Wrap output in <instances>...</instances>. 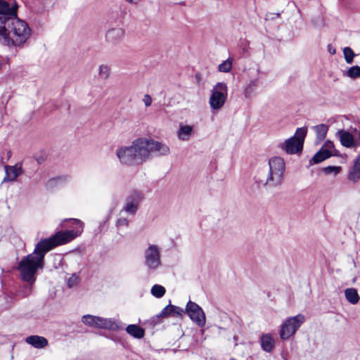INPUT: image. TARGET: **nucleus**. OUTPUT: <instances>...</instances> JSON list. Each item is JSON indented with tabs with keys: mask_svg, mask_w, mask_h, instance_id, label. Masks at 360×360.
I'll list each match as a JSON object with an SVG mask.
<instances>
[{
	"mask_svg": "<svg viewBox=\"0 0 360 360\" xmlns=\"http://www.w3.org/2000/svg\"><path fill=\"white\" fill-rule=\"evenodd\" d=\"M73 229L58 231L50 238L41 240L35 245L32 253L23 257L18 266L22 281L34 284L38 270L44 266V256L53 248L72 241L83 231L84 224L79 219H70Z\"/></svg>",
	"mask_w": 360,
	"mask_h": 360,
	"instance_id": "nucleus-1",
	"label": "nucleus"
},
{
	"mask_svg": "<svg viewBox=\"0 0 360 360\" xmlns=\"http://www.w3.org/2000/svg\"><path fill=\"white\" fill-rule=\"evenodd\" d=\"M285 162L280 156H273L268 160V169L262 176L257 172L255 177V183L258 187L266 191H273L280 188L284 183L285 176Z\"/></svg>",
	"mask_w": 360,
	"mask_h": 360,
	"instance_id": "nucleus-2",
	"label": "nucleus"
},
{
	"mask_svg": "<svg viewBox=\"0 0 360 360\" xmlns=\"http://www.w3.org/2000/svg\"><path fill=\"white\" fill-rule=\"evenodd\" d=\"M135 165H139L148 160L153 153L167 155L169 148L165 143L147 138H138L132 142Z\"/></svg>",
	"mask_w": 360,
	"mask_h": 360,
	"instance_id": "nucleus-3",
	"label": "nucleus"
},
{
	"mask_svg": "<svg viewBox=\"0 0 360 360\" xmlns=\"http://www.w3.org/2000/svg\"><path fill=\"white\" fill-rule=\"evenodd\" d=\"M8 35L7 46L9 47H21L31 36V29L28 24L19 19L17 14L8 17Z\"/></svg>",
	"mask_w": 360,
	"mask_h": 360,
	"instance_id": "nucleus-4",
	"label": "nucleus"
},
{
	"mask_svg": "<svg viewBox=\"0 0 360 360\" xmlns=\"http://www.w3.org/2000/svg\"><path fill=\"white\" fill-rule=\"evenodd\" d=\"M228 97V86L224 82H217L211 90L209 100L210 108L213 110L221 109Z\"/></svg>",
	"mask_w": 360,
	"mask_h": 360,
	"instance_id": "nucleus-5",
	"label": "nucleus"
},
{
	"mask_svg": "<svg viewBox=\"0 0 360 360\" xmlns=\"http://www.w3.org/2000/svg\"><path fill=\"white\" fill-rule=\"evenodd\" d=\"M335 136L338 138L341 145L347 148H356L360 147V131L356 128L350 130L339 129Z\"/></svg>",
	"mask_w": 360,
	"mask_h": 360,
	"instance_id": "nucleus-6",
	"label": "nucleus"
},
{
	"mask_svg": "<svg viewBox=\"0 0 360 360\" xmlns=\"http://www.w3.org/2000/svg\"><path fill=\"white\" fill-rule=\"evenodd\" d=\"M82 321L86 326L98 328L112 330H118L120 328L118 323L112 319H105L90 314L83 316Z\"/></svg>",
	"mask_w": 360,
	"mask_h": 360,
	"instance_id": "nucleus-7",
	"label": "nucleus"
},
{
	"mask_svg": "<svg viewBox=\"0 0 360 360\" xmlns=\"http://www.w3.org/2000/svg\"><path fill=\"white\" fill-rule=\"evenodd\" d=\"M144 262L150 270H155L161 266L160 248L156 245H149L144 251Z\"/></svg>",
	"mask_w": 360,
	"mask_h": 360,
	"instance_id": "nucleus-8",
	"label": "nucleus"
},
{
	"mask_svg": "<svg viewBox=\"0 0 360 360\" xmlns=\"http://www.w3.org/2000/svg\"><path fill=\"white\" fill-rule=\"evenodd\" d=\"M186 312L190 319L199 327H203L206 322L205 314L202 309L196 303L189 301L186 307Z\"/></svg>",
	"mask_w": 360,
	"mask_h": 360,
	"instance_id": "nucleus-9",
	"label": "nucleus"
},
{
	"mask_svg": "<svg viewBox=\"0 0 360 360\" xmlns=\"http://www.w3.org/2000/svg\"><path fill=\"white\" fill-rule=\"evenodd\" d=\"M141 193L137 191L131 192L126 199V204L122 210L129 214L134 215L138 210L139 205L142 200Z\"/></svg>",
	"mask_w": 360,
	"mask_h": 360,
	"instance_id": "nucleus-10",
	"label": "nucleus"
},
{
	"mask_svg": "<svg viewBox=\"0 0 360 360\" xmlns=\"http://www.w3.org/2000/svg\"><path fill=\"white\" fill-rule=\"evenodd\" d=\"M116 155L122 164L129 166L135 165L132 143L129 146L119 147L116 150Z\"/></svg>",
	"mask_w": 360,
	"mask_h": 360,
	"instance_id": "nucleus-11",
	"label": "nucleus"
},
{
	"mask_svg": "<svg viewBox=\"0 0 360 360\" xmlns=\"http://www.w3.org/2000/svg\"><path fill=\"white\" fill-rule=\"evenodd\" d=\"M307 133V128L305 127L297 128L294 133V154L302 151Z\"/></svg>",
	"mask_w": 360,
	"mask_h": 360,
	"instance_id": "nucleus-12",
	"label": "nucleus"
},
{
	"mask_svg": "<svg viewBox=\"0 0 360 360\" xmlns=\"http://www.w3.org/2000/svg\"><path fill=\"white\" fill-rule=\"evenodd\" d=\"M6 175L3 179V182L13 181L22 173L21 167L18 165L5 166Z\"/></svg>",
	"mask_w": 360,
	"mask_h": 360,
	"instance_id": "nucleus-13",
	"label": "nucleus"
},
{
	"mask_svg": "<svg viewBox=\"0 0 360 360\" xmlns=\"http://www.w3.org/2000/svg\"><path fill=\"white\" fill-rule=\"evenodd\" d=\"M184 312L185 311L182 308L172 304H169L161 311L158 316L167 317L171 315L174 316H181Z\"/></svg>",
	"mask_w": 360,
	"mask_h": 360,
	"instance_id": "nucleus-14",
	"label": "nucleus"
},
{
	"mask_svg": "<svg viewBox=\"0 0 360 360\" xmlns=\"http://www.w3.org/2000/svg\"><path fill=\"white\" fill-rule=\"evenodd\" d=\"M193 133V126L180 123L177 137L183 141H188Z\"/></svg>",
	"mask_w": 360,
	"mask_h": 360,
	"instance_id": "nucleus-15",
	"label": "nucleus"
},
{
	"mask_svg": "<svg viewBox=\"0 0 360 360\" xmlns=\"http://www.w3.org/2000/svg\"><path fill=\"white\" fill-rule=\"evenodd\" d=\"M25 342L37 349L44 348L48 345V340L39 335H30L25 339Z\"/></svg>",
	"mask_w": 360,
	"mask_h": 360,
	"instance_id": "nucleus-16",
	"label": "nucleus"
},
{
	"mask_svg": "<svg viewBox=\"0 0 360 360\" xmlns=\"http://www.w3.org/2000/svg\"><path fill=\"white\" fill-rule=\"evenodd\" d=\"M8 17L0 16V43L6 46L8 35Z\"/></svg>",
	"mask_w": 360,
	"mask_h": 360,
	"instance_id": "nucleus-17",
	"label": "nucleus"
},
{
	"mask_svg": "<svg viewBox=\"0 0 360 360\" xmlns=\"http://www.w3.org/2000/svg\"><path fill=\"white\" fill-rule=\"evenodd\" d=\"M292 335V318L289 317L281 326L280 337L282 340L290 338Z\"/></svg>",
	"mask_w": 360,
	"mask_h": 360,
	"instance_id": "nucleus-18",
	"label": "nucleus"
},
{
	"mask_svg": "<svg viewBox=\"0 0 360 360\" xmlns=\"http://www.w3.org/2000/svg\"><path fill=\"white\" fill-rule=\"evenodd\" d=\"M124 35V30L120 27L109 30L105 35L107 40L111 43H116L120 41Z\"/></svg>",
	"mask_w": 360,
	"mask_h": 360,
	"instance_id": "nucleus-19",
	"label": "nucleus"
},
{
	"mask_svg": "<svg viewBox=\"0 0 360 360\" xmlns=\"http://www.w3.org/2000/svg\"><path fill=\"white\" fill-rule=\"evenodd\" d=\"M259 85V79L256 78L252 79L245 86L243 90L244 97L247 99H251L255 94V91Z\"/></svg>",
	"mask_w": 360,
	"mask_h": 360,
	"instance_id": "nucleus-20",
	"label": "nucleus"
},
{
	"mask_svg": "<svg viewBox=\"0 0 360 360\" xmlns=\"http://www.w3.org/2000/svg\"><path fill=\"white\" fill-rule=\"evenodd\" d=\"M17 8L14 6H11L8 2L4 0H0V16L11 17L16 13Z\"/></svg>",
	"mask_w": 360,
	"mask_h": 360,
	"instance_id": "nucleus-21",
	"label": "nucleus"
},
{
	"mask_svg": "<svg viewBox=\"0 0 360 360\" xmlns=\"http://www.w3.org/2000/svg\"><path fill=\"white\" fill-rule=\"evenodd\" d=\"M260 341L261 347L265 352H269L274 349L275 341L271 334H263L260 338Z\"/></svg>",
	"mask_w": 360,
	"mask_h": 360,
	"instance_id": "nucleus-22",
	"label": "nucleus"
},
{
	"mask_svg": "<svg viewBox=\"0 0 360 360\" xmlns=\"http://www.w3.org/2000/svg\"><path fill=\"white\" fill-rule=\"evenodd\" d=\"M331 156L332 153H329L326 150L321 148L309 160V165L319 164Z\"/></svg>",
	"mask_w": 360,
	"mask_h": 360,
	"instance_id": "nucleus-23",
	"label": "nucleus"
},
{
	"mask_svg": "<svg viewBox=\"0 0 360 360\" xmlns=\"http://www.w3.org/2000/svg\"><path fill=\"white\" fill-rule=\"evenodd\" d=\"M345 296L348 302L356 304L359 302L360 296L357 290L354 288H349L345 290Z\"/></svg>",
	"mask_w": 360,
	"mask_h": 360,
	"instance_id": "nucleus-24",
	"label": "nucleus"
},
{
	"mask_svg": "<svg viewBox=\"0 0 360 360\" xmlns=\"http://www.w3.org/2000/svg\"><path fill=\"white\" fill-rule=\"evenodd\" d=\"M126 331L131 336L138 339L142 338L145 335L144 329L135 324L129 325L126 328Z\"/></svg>",
	"mask_w": 360,
	"mask_h": 360,
	"instance_id": "nucleus-25",
	"label": "nucleus"
},
{
	"mask_svg": "<svg viewBox=\"0 0 360 360\" xmlns=\"http://www.w3.org/2000/svg\"><path fill=\"white\" fill-rule=\"evenodd\" d=\"M278 148L285 152L287 154H292V136L285 139L284 141L281 142L278 145Z\"/></svg>",
	"mask_w": 360,
	"mask_h": 360,
	"instance_id": "nucleus-26",
	"label": "nucleus"
},
{
	"mask_svg": "<svg viewBox=\"0 0 360 360\" xmlns=\"http://www.w3.org/2000/svg\"><path fill=\"white\" fill-rule=\"evenodd\" d=\"M316 134V137L319 141L323 140L328 131V127L326 124H321L316 125L314 127Z\"/></svg>",
	"mask_w": 360,
	"mask_h": 360,
	"instance_id": "nucleus-27",
	"label": "nucleus"
},
{
	"mask_svg": "<svg viewBox=\"0 0 360 360\" xmlns=\"http://www.w3.org/2000/svg\"><path fill=\"white\" fill-rule=\"evenodd\" d=\"M98 75L101 79H107L110 75V68L107 65H101L98 67Z\"/></svg>",
	"mask_w": 360,
	"mask_h": 360,
	"instance_id": "nucleus-28",
	"label": "nucleus"
},
{
	"mask_svg": "<svg viewBox=\"0 0 360 360\" xmlns=\"http://www.w3.org/2000/svg\"><path fill=\"white\" fill-rule=\"evenodd\" d=\"M150 292L154 297L160 298L164 296L166 290L163 286L156 284L152 287Z\"/></svg>",
	"mask_w": 360,
	"mask_h": 360,
	"instance_id": "nucleus-29",
	"label": "nucleus"
},
{
	"mask_svg": "<svg viewBox=\"0 0 360 360\" xmlns=\"http://www.w3.org/2000/svg\"><path fill=\"white\" fill-rule=\"evenodd\" d=\"M233 60L231 58H228L219 65L218 70L221 72H229L231 70Z\"/></svg>",
	"mask_w": 360,
	"mask_h": 360,
	"instance_id": "nucleus-30",
	"label": "nucleus"
},
{
	"mask_svg": "<svg viewBox=\"0 0 360 360\" xmlns=\"http://www.w3.org/2000/svg\"><path fill=\"white\" fill-rule=\"evenodd\" d=\"M346 75L352 79L360 77V67L354 65L349 68L346 73Z\"/></svg>",
	"mask_w": 360,
	"mask_h": 360,
	"instance_id": "nucleus-31",
	"label": "nucleus"
},
{
	"mask_svg": "<svg viewBox=\"0 0 360 360\" xmlns=\"http://www.w3.org/2000/svg\"><path fill=\"white\" fill-rule=\"evenodd\" d=\"M343 53L346 63L348 64L352 63L354 57L353 50L349 47H345L343 49Z\"/></svg>",
	"mask_w": 360,
	"mask_h": 360,
	"instance_id": "nucleus-32",
	"label": "nucleus"
},
{
	"mask_svg": "<svg viewBox=\"0 0 360 360\" xmlns=\"http://www.w3.org/2000/svg\"><path fill=\"white\" fill-rule=\"evenodd\" d=\"M341 167L339 166H328L323 167L322 171L326 174H330L333 173L334 174H338L340 172Z\"/></svg>",
	"mask_w": 360,
	"mask_h": 360,
	"instance_id": "nucleus-33",
	"label": "nucleus"
},
{
	"mask_svg": "<svg viewBox=\"0 0 360 360\" xmlns=\"http://www.w3.org/2000/svg\"><path fill=\"white\" fill-rule=\"evenodd\" d=\"M304 320L305 318L302 314H298L294 316V334L299 327L304 323Z\"/></svg>",
	"mask_w": 360,
	"mask_h": 360,
	"instance_id": "nucleus-34",
	"label": "nucleus"
},
{
	"mask_svg": "<svg viewBox=\"0 0 360 360\" xmlns=\"http://www.w3.org/2000/svg\"><path fill=\"white\" fill-rule=\"evenodd\" d=\"M33 285L34 284L28 283V285H26L22 288L20 290V293L24 297L29 296L32 293Z\"/></svg>",
	"mask_w": 360,
	"mask_h": 360,
	"instance_id": "nucleus-35",
	"label": "nucleus"
},
{
	"mask_svg": "<svg viewBox=\"0 0 360 360\" xmlns=\"http://www.w3.org/2000/svg\"><path fill=\"white\" fill-rule=\"evenodd\" d=\"M79 283V277L76 274H72L67 281L68 288L76 286Z\"/></svg>",
	"mask_w": 360,
	"mask_h": 360,
	"instance_id": "nucleus-36",
	"label": "nucleus"
},
{
	"mask_svg": "<svg viewBox=\"0 0 360 360\" xmlns=\"http://www.w3.org/2000/svg\"><path fill=\"white\" fill-rule=\"evenodd\" d=\"M334 148H335L334 143L331 141L328 140L324 143V144L323 145V146L321 148H323V149L326 150L327 151H328L329 153H332V150H333Z\"/></svg>",
	"mask_w": 360,
	"mask_h": 360,
	"instance_id": "nucleus-37",
	"label": "nucleus"
},
{
	"mask_svg": "<svg viewBox=\"0 0 360 360\" xmlns=\"http://www.w3.org/2000/svg\"><path fill=\"white\" fill-rule=\"evenodd\" d=\"M129 221L126 218H120L116 221V225L117 227L121 226H128Z\"/></svg>",
	"mask_w": 360,
	"mask_h": 360,
	"instance_id": "nucleus-38",
	"label": "nucleus"
},
{
	"mask_svg": "<svg viewBox=\"0 0 360 360\" xmlns=\"http://www.w3.org/2000/svg\"><path fill=\"white\" fill-rule=\"evenodd\" d=\"M143 102L146 107L150 106L152 103V98H151L150 96L148 94H146L143 96Z\"/></svg>",
	"mask_w": 360,
	"mask_h": 360,
	"instance_id": "nucleus-39",
	"label": "nucleus"
},
{
	"mask_svg": "<svg viewBox=\"0 0 360 360\" xmlns=\"http://www.w3.org/2000/svg\"><path fill=\"white\" fill-rule=\"evenodd\" d=\"M36 160L39 164H41L44 162V158L43 156H37L36 157Z\"/></svg>",
	"mask_w": 360,
	"mask_h": 360,
	"instance_id": "nucleus-40",
	"label": "nucleus"
},
{
	"mask_svg": "<svg viewBox=\"0 0 360 360\" xmlns=\"http://www.w3.org/2000/svg\"><path fill=\"white\" fill-rule=\"evenodd\" d=\"M124 1L130 4L136 5V4H138L141 0H124Z\"/></svg>",
	"mask_w": 360,
	"mask_h": 360,
	"instance_id": "nucleus-41",
	"label": "nucleus"
},
{
	"mask_svg": "<svg viewBox=\"0 0 360 360\" xmlns=\"http://www.w3.org/2000/svg\"><path fill=\"white\" fill-rule=\"evenodd\" d=\"M332 156H339V151L335 150V148L332 150Z\"/></svg>",
	"mask_w": 360,
	"mask_h": 360,
	"instance_id": "nucleus-42",
	"label": "nucleus"
},
{
	"mask_svg": "<svg viewBox=\"0 0 360 360\" xmlns=\"http://www.w3.org/2000/svg\"><path fill=\"white\" fill-rule=\"evenodd\" d=\"M328 51L332 54H335V50L334 49L332 50L330 45L328 46Z\"/></svg>",
	"mask_w": 360,
	"mask_h": 360,
	"instance_id": "nucleus-43",
	"label": "nucleus"
},
{
	"mask_svg": "<svg viewBox=\"0 0 360 360\" xmlns=\"http://www.w3.org/2000/svg\"><path fill=\"white\" fill-rule=\"evenodd\" d=\"M10 154H11V151H8V155L10 156Z\"/></svg>",
	"mask_w": 360,
	"mask_h": 360,
	"instance_id": "nucleus-44",
	"label": "nucleus"
},
{
	"mask_svg": "<svg viewBox=\"0 0 360 360\" xmlns=\"http://www.w3.org/2000/svg\"><path fill=\"white\" fill-rule=\"evenodd\" d=\"M10 154H11V151H8V155L10 156Z\"/></svg>",
	"mask_w": 360,
	"mask_h": 360,
	"instance_id": "nucleus-45",
	"label": "nucleus"
},
{
	"mask_svg": "<svg viewBox=\"0 0 360 360\" xmlns=\"http://www.w3.org/2000/svg\"><path fill=\"white\" fill-rule=\"evenodd\" d=\"M229 360H236V359H233V358H231V359H230Z\"/></svg>",
	"mask_w": 360,
	"mask_h": 360,
	"instance_id": "nucleus-46",
	"label": "nucleus"
}]
</instances>
